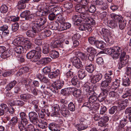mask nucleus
I'll return each instance as SVG.
<instances>
[{
    "label": "nucleus",
    "mask_w": 131,
    "mask_h": 131,
    "mask_svg": "<svg viewBox=\"0 0 131 131\" xmlns=\"http://www.w3.org/2000/svg\"><path fill=\"white\" fill-rule=\"evenodd\" d=\"M128 97V99H126L124 101L121 99H119L116 101V110H121L124 109L127 106L128 104L129 100L131 101V89H129L128 88H126L125 93L122 96L123 98Z\"/></svg>",
    "instance_id": "1"
},
{
    "label": "nucleus",
    "mask_w": 131,
    "mask_h": 131,
    "mask_svg": "<svg viewBox=\"0 0 131 131\" xmlns=\"http://www.w3.org/2000/svg\"><path fill=\"white\" fill-rule=\"evenodd\" d=\"M88 84V83L84 85V89L88 93V94L90 95L89 98V103L92 104L97 100V94L94 92V88L95 87L94 86L92 88L89 86Z\"/></svg>",
    "instance_id": "2"
},
{
    "label": "nucleus",
    "mask_w": 131,
    "mask_h": 131,
    "mask_svg": "<svg viewBox=\"0 0 131 131\" xmlns=\"http://www.w3.org/2000/svg\"><path fill=\"white\" fill-rule=\"evenodd\" d=\"M47 19L45 17H40L37 19V23L32 22L31 24H32L34 25H36V27L38 29V30L40 31L46 27L45 25L47 22Z\"/></svg>",
    "instance_id": "3"
},
{
    "label": "nucleus",
    "mask_w": 131,
    "mask_h": 131,
    "mask_svg": "<svg viewBox=\"0 0 131 131\" xmlns=\"http://www.w3.org/2000/svg\"><path fill=\"white\" fill-rule=\"evenodd\" d=\"M58 8L53 6H50L48 7V14H49L48 16V19L50 20H53L56 18V16L57 14V12H59Z\"/></svg>",
    "instance_id": "4"
},
{
    "label": "nucleus",
    "mask_w": 131,
    "mask_h": 131,
    "mask_svg": "<svg viewBox=\"0 0 131 131\" xmlns=\"http://www.w3.org/2000/svg\"><path fill=\"white\" fill-rule=\"evenodd\" d=\"M82 20L86 23L91 25H94L95 21L90 17V15L88 11L84 12L80 14Z\"/></svg>",
    "instance_id": "5"
},
{
    "label": "nucleus",
    "mask_w": 131,
    "mask_h": 131,
    "mask_svg": "<svg viewBox=\"0 0 131 131\" xmlns=\"http://www.w3.org/2000/svg\"><path fill=\"white\" fill-rule=\"evenodd\" d=\"M40 54L36 53L34 50H31L27 54L26 57L28 59H32L33 62H36L38 61L41 57Z\"/></svg>",
    "instance_id": "6"
},
{
    "label": "nucleus",
    "mask_w": 131,
    "mask_h": 131,
    "mask_svg": "<svg viewBox=\"0 0 131 131\" xmlns=\"http://www.w3.org/2000/svg\"><path fill=\"white\" fill-rule=\"evenodd\" d=\"M129 59V56L128 55H126L125 52H123L120 57L119 67L121 68L124 66L128 63Z\"/></svg>",
    "instance_id": "7"
},
{
    "label": "nucleus",
    "mask_w": 131,
    "mask_h": 131,
    "mask_svg": "<svg viewBox=\"0 0 131 131\" xmlns=\"http://www.w3.org/2000/svg\"><path fill=\"white\" fill-rule=\"evenodd\" d=\"M32 29L29 30H27L26 32V35L27 36L31 38H34L37 36V34L38 32L40 31L38 30V29L36 27L37 25H34L32 24Z\"/></svg>",
    "instance_id": "8"
},
{
    "label": "nucleus",
    "mask_w": 131,
    "mask_h": 131,
    "mask_svg": "<svg viewBox=\"0 0 131 131\" xmlns=\"http://www.w3.org/2000/svg\"><path fill=\"white\" fill-rule=\"evenodd\" d=\"M29 121L34 124H36L39 121L38 115L35 112H31L28 114Z\"/></svg>",
    "instance_id": "9"
},
{
    "label": "nucleus",
    "mask_w": 131,
    "mask_h": 131,
    "mask_svg": "<svg viewBox=\"0 0 131 131\" xmlns=\"http://www.w3.org/2000/svg\"><path fill=\"white\" fill-rule=\"evenodd\" d=\"M54 85L53 86V88L50 90L53 92L56 93L58 92V89H60L64 85L63 81L57 80L54 83Z\"/></svg>",
    "instance_id": "10"
},
{
    "label": "nucleus",
    "mask_w": 131,
    "mask_h": 131,
    "mask_svg": "<svg viewBox=\"0 0 131 131\" xmlns=\"http://www.w3.org/2000/svg\"><path fill=\"white\" fill-rule=\"evenodd\" d=\"M73 94L74 96L78 98V101L79 103H81L84 101V95H82L81 91L80 90L75 88Z\"/></svg>",
    "instance_id": "11"
},
{
    "label": "nucleus",
    "mask_w": 131,
    "mask_h": 131,
    "mask_svg": "<svg viewBox=\"0 0 131 131\" xmlns=\"http://www.w3.org/2000/svg\"><path fill=\"white\" fill-rule=\"evenodd\" d=\"M20 115L21 118V121L20 123L18 124V127L21 126H25L28 123L26 114L24 112H21L20 113Z\"/></svg>",
    "instance_id": "12"
},
{
    "label": "nucleus",
    "mask_w": 131,
    "mask_h": 131,
    "mask_svg": "<svg viewBox=\"0 0 131 131\" xmlns=\"http://www.w3.org/2000/svg\"><path fill=\"white\" fill-rule=\"evenodd\" d=\"M93 3L96 6L99 7L102 10L106 9L107 7L106 4L104 3L103 0H96L93 1Z\"/></svg>",
    "instance_id": "13"
},
{
    "label": "nucleus",
    "mask_w": 131,
    "mask_h": 131,
    "mask_svg": "<svg viewBox=\"0 0 131 131\" xmlns=\"http://www.w3.org/2000/svg\"><path fill=\"white\" fill-rule=\"evenodd\" d=\"M115 20L119 22V28L121 29H123L126 26V21L123 20L122 17L120 16L115 15Z\"/></svg>",
    "instance_id": "14"
},
{
    "label": "nucleus",
    "mask_w": 131,
    "mask_h": 131,
    "mask_svg": "<svg viewBox=\"0 0 131 131\" xmlns=\"http://www.w3.org/2000/svg\"><path fill=\"white\" fill-rule=\"evenodd\" d=\"M60 112L61 114L66 117H68L70 115V112L66 105L63 104L61 105Z\"/></svg>",
    "instance_id": "15"
},
{
    "label": "nucleus",
    "mask_w": 131,
    "mask_h": 131,
    "mask_svg": "<svg viewBox=\"0 0 131 131\" xmlns=\"http://www.w3.org/2000/svg\"><path fill=\"white\" fill-rule=\"evenodd\" d=\"M71 61L73 66L77 68L80 69L82 67V66L80 60L77 57H74L72 58Z\"/></svg>",
    "instance_id": "16"
},
{
    "label": "nucleus",
    "mask_w": 131,
    "mask_h": 131,
    "mask_svg": "<svg viewBox=\"0 0 131 131\" xmlns=\"http://www.w3.org/2000/svg\"><path fill=\"white\" fill-rule=\"evenodd\" d=\"M91 25L86 23L80 24L79 25V29L80 30L82 31L87 30L88 31H91L92 30Z\"/></svg>",
    "instance_id": "17"
},
{
    "label": "nucleus",
    "mask_w": 131,
    "mask_h": 131,
    "mask_svg": "<svg viewBox=\"0 0 131 131\" xmlns=\"http://www.w3.org/2000/svg\"><path fill=\"white\" fill-rule=\"evenodd\" d=\"M64 41L63 38H60L56 40L53 41L51 43V46L53 48H58L62 45Z\"/></svg>",
    "instance_id": "18"
},
{
    "label": "nucleus",
    "mask_w": 131,
    "mask_h": 131,
    "mask_svg": "<svg viewBox=\"0 0 131 131\" xmlns=\"http://www.w3.org/2000/svg\"><path fill=\"white\" fill-rule=\"evenodd\" d=\"M23 45H24L23 47L25 50V52L27 50L31 49L32 46V44L29 39L25 38L24 41Z\"/></svg>",
    "instance_id": "19"
},
{
    "label": "nucleus",
    "mask_w": 131,
    "mask_h": 131,
    "mask_svg": "<svg viewBox=\"0 0 131 131\" xmlns=\"http://www.w3.org/2000/svg\"><path fill=\"white\" fill-rule=\"evenodd\" d=\"M100 120L98 122V123L99 126L101 127L105 126L106 123L109 120V118L107 116H104L100 118Z\"/></svg>",
    "instance_id": "20"
},
{
    "label": "nucleus",
    "mask_w": 131,
    "mask_h": 131,
    "mask_svg": "<svg viewBox=\"0 0 131 131\" xmlns=\"http://www.w3.org/2000/svg\"><path fill=\"white\" fill-rule=\"evenodd\" d=\"M25 38L23 37H18L16 38L13 41V43L15 46L22 45Z\"/></svg>",
    "instance_id": "21"
},
{
    "label": "nucleus",
    "mask_w": 131,
    "mask_h": 131,
    "mask_svg": "<svg viewBox=\"0 0 131 131\" xmlns=\"http://www.w3.org/2000/svg\"><path fill=\"white\" fill-rule=\"evenodd\" d=\"M72 19L75 25L79 26V25L81 23L82 21V20L80 15H75L72 17Z\"/></svg>",
    "instance_id": "22"
},
{
    "label": "nucleus",
    "mask_w": 131,
    "mask_h": 131,
    "mask_svg": "<svg viewBox=\"0 0 131 131\" xmlns=\"http://www.w3.org/2000/svg\"><path fill=\"white\" fill-rule=\"evenodd\" d=\"M59 26V31H61L68 29L70 28L71 25L69 23H61Z\"/></svg>",
    "instance_id": "23"
},
{
    "label": "nucleus",
    "mask_w": 131,
    "mask_h": 131,
    "mask_svg": "<svg viewBox=\"0 0 131 131\" xmlns=\"http://www.w3.org/2000/svg\"><path fill=\"white\" fill-rule=\"evenodd\" d=\"M102 75L100 73L94 75L91 80V82L92 83H95L99 82L102 78Z\"/></svg>",
    "instance_id": "24"
},
{
    "label": "nucleus",
    "mask_w": 131,
    "mask_h": 131,
    "mask_svg": "<svg viewBox=\"0 0 131 131\" xmlns=\"http://www.w3.org/2000/svg\"><path fill=\"white\" fill-rule=\"evenodd\" d=\"M33 96L32 95L28 93H24L20 95V99L25 102H27L30 99L32 98Z\"/></svg>",
    "instance_id": "25"
},
{
    "label": "nucleus",
    "mask_w": 131,
    "mask_h": 131,
    "mask_svg": "<svg viewBox=\"0 0 131 131\" xmlns=\"http://www.w3.org/2000/svg\"><path fill=\"white\" fill-rule=\"evenodd\" d=\"M2 109L0 108V116L4 115L5 111L8 110L9 108L7 105L4 103H2L0 105Z\"/></svg>",
    "instance_id": "26"
},
{
    "label": "nucleus",
    "mask_w": 131,
    "mask_h": 131,
    "mask_svg": "<svg viewBox=\"0 0 131 131\" xmlns=\"http://www.w3.org/2000/svg\"><path fill=\"white\" fill-rule=\"evenodd\" d=\"M48 7H45L43 8L42 10H39L37 12V16H41L48 15Z\"/></svg>",
    "instance_id": "27"
},
{
    "label": "nucleus",
    "mask_w": 131,
    "mask_h": 131,
    "mask_svg": "<svg viewBox=\"0 0 131 131\" xmlns=\"http://www.w3.org/2000/svg\"><path fill=\"white\" fill-rule=\"evenodd\" d=\"M60 74V70L57 69L55 71L51 72L48 74L49 77L51 79L55 78Z\"/></svg>",
    "instance_id": "28"
},
{
    "label": "nucleus",
    "mask_w": 131,
    "mask_h": 131,
    "mask_svg": "<svg viewBox=\"0 0 131 131\" xmlns=\"http://www.w3.org/2000/svg\"><path fill=\"white\" fill-rule=\"evenodd\" d=\"M49 129L52 131H59L58 125L54 123H50L48 126Z\"/></svg>",
    "instance_id": "29"
},
{
    "label": "nucleus",
    "mask_w": 131,
    "mask_h": 131,
    "mask_svg": "<svg viewBox=\"0 0 131 131\" xmlns=\"http://www.w3.org/2000/svg\"><path fill=\"white\" fill-rule=\"evenodd\" d=\"M95 5L93 3L89 6V7H88L87 6H85V8H87V10L86 11L89 12L91 13H94L96 10V8L95 6Z\"/></svg>",
    "instance_id": "30"
},
{
    "label": "nucleus",
    "mask_w": 131,
    "mask_h": 131,
    "mask_svg": "<svg viewBox=\"0 0 131 131\" xmlns=\"http://www.w3.org/2000/svg\"><path fill=\"white\" fill-rule=\"evenodd\" d=\"M14 50L18 54H20L25 52V50L23 47L21 46H18L14 48Z\"/></svg>",
    "instance_id": "31"
},
{
    "label": "nucleus",
    "mask_w": 131,
    "mask_h": 131,
    "mask_svg": "<svg viewBox=\"0 0 131 131\" xmlns=\"http://www.w3.org/2000/svg\"><path fill=\"white\" fill-rule=\"evenodd\" d=\"M75 9L77 12L81 13L86 11L87 9V8H85V6H82L79 5H77L75 7Z\"/></svg>",
    "instance_id": "32"
},
{
    "label": "nucleus",
    "mask_w": 131,
    "mask_h": 131,
    "mask_svg": "<svg viewBox=\"0 0 131 131\" xmlns=\"http://www.w3.org/2000/svg\"><path fill=\"white\" fill-rule=\"evenodd\" d=\"M98 48H103L105 46V43L102 41L97 40L95 45Z\"/></svg>",
    "instance_id": "33"
},
{
    "label": "nucleus",
    "mask_w": 131,
    "mask_h": 131,
    "mask_svg": "<svg viewBox=\"0 0 131 131\" xmlns=\"http://www.w3.org/2000/svg\"><path fill=\"white\" fill-rule=\"evenodd\" d=\"M78 77L80 79H82L86 75L84 70L81 69L78 71Z\"/></svg>",
    "instance_id": "34"
},
{
    "label": "nucleus",
    "mask_w": 131,
    "mask_h": 131,
    "mask_svg": "<svg viewBox=\"0 0 131 131\" xmlns=\"http://www.w3.org/2000/svg\"><path fill=\"white\" fill-rule=\"evenodd\" d=\"M9 50H5L1 55V57L3 59H5L9 57L11 53Z\"/></svg>",
    "instance_id": "35"
},
{
    "label": "nucleus",
    "mask_w": 131,
    "mask_h": 131,
    "mask_svg": "<svg viewBox=\"0 0 131 131\" xmlns=\"http://www.w3.org/2000/svg\"><path fill=\"white\" fill-rule=\"evenodd\" d=\"M95 69L94 65L92 64H90L85 67L86 70L89 72L92 73Z\"/></svg>",
    "instance_id": "36"
},
{
    "label": "nucleus",
    "mask_w": 131,
    "mask_h": 131,
    "mask_svg": "<svg viewBox=\"0 0 131 131\" xmlns=\"http://www.w3.org/2000/svg\"><path fill=\"white\" fill-rule=\"evenodd\" d=\"M59 52L53 50L50 52V55L52 58H56L59 56Z\"/></svg>",
    "instance_id": "37"
},
{
    "label": "nucleus",
    "mask_w": 131,
    "mask_h": 131,
    "mask_svg": "<svg viewBox=\"0 0 131 131\" xmlns=\"http://www.w3.org/2000/svg\"><path fill=\"white\" fill-rule=\"evenodd\" d=\"M16 83V81L14 80L8 84L6 88L7 91L10 90L15 85Z\"/></svg>",
    "instance_id": "38"
},
{
    "label": "nucleus",
    "mask_w": 131,
    "mask_h": 131,
    "mask_svg": "<svg viewBox=\"0 0 131 131\" xmlns=\"http://www.w3.org/2000/svg\"><path fill=\"white\" fill-rule=\"evenodd\" d=\"M30 14V12L29 10H27L22 12L20 15L21 17L24 18L26 20L28 17V16Z\"/></svg>",
    "instance_id": "39"
},
{
    "label": "nucleus",
    "mask_w": 131,
    "mask_h": 131,
    "mask_svg": "<svg viewBox=\"0 0 131 131\" xmlns=\"http://www.w3.org/2000/svg\"><path fill=\"white\" fill-rule=\"evenodd\" d=\"M57 12V14L56 16V19L60 23H63L65 21V19L60 14Z\"/></svg>",
    "instance_id": "40"
},
{
    "label": "nucleus",
    "mask_w": 131,
    "mask_h": 131,
    "mask_svg": "<svg viewBox=\"0 0 131 131\" xmlns=\"http://www.w3.org/2000/svg\"><path fill=\"white\" fill-rule=\"evenodd\" d=\"M122 51V50L118 46L115 47V59L119 58Z\"/></svg>",
    "instance_id": "41"
},
{
    "label": "nucleus",
    "mask_w": 131,
    "mask_h": 131,
    "mask_svg": "<svg viewBox=\"0 0 131 131\" xmlns=\"http://www.w3.org/2000/svg\"><path fill=\"white\" fill-rule=\"evenodd\" d=\"M77 54L82 60H85L87 59L88 56L86 54L80 52H78Z\"/></svg>",
    "instance_id": "42"
},
{
    "label": "nucleus",
    "mask_w": 131,
    "mask_h": 131,
    "mask_svg": "<svg viewBox=\"0 0 131 131\" xmlns=\"http://www.w3.org/2000/svg\"><path fill=\"white\" fill-rule=\"evenodd\" d=\"M49 51L50 48L49 45L47 43L45 44L43 48V53L44 54H47L49 52Z\"/></svg>",
    "instance_id": "43"
},
{
    "label": "nucleus",
    "mask_w": 131,
    "mask_h": 131,
    "mask_svg": "<svg viewBox=\"0 0 131 131\" xmlns=\"http://www.w3.org/2000/svg\"><path fill=\"white\" fill-rule=\"evenodd\" d=\"M78 80L77 76L76 75L74 76L71 80L72 84L73 85L75 86L79 84V82Z\"/></svg>",
    "instance_id": "44"
},
{
    "label": "nucleus",
    "mask_w": 131,
    "mask_h": 131,
    "mask_svg": "<svg viewBox=\"0 0 131 131\" xmlns=\"http://www.w3.org/2000/svg\"><path fill=\"white\" fill-rule=\"evenodd\" d=\"M119 121L120 124L118 126V128L117 129V130L118 131H120L121 129L125 126L126 124V122L127 121V120L124 119V121L122 120L121 121Z\"/></svg>",
    "instance_id": "45"
},
{
    "label": "nucleus",
    "mask_w": 131,
    "mask_h": 131,
    "mask_svg": "<svg viewBox=\"0 0 131 131\" xmlns=\"http://www.w3.org/2000/svg\"><path fill=\"white\" fill-rule=\"evenodd\" d=\"M108 53L111 55L113 59H114V55L115 54V50L114 47L108 49H107Z\"/></svg>",
    "instance_id": "46"
},
{
    "label": "nucleus",
    "mask_w": 131,
    "mask_h": 131,
    "mask_svg": "<svg viewBox=\"0 0 131 131\" xmlns=\"http://www.w3.org/2000/svg\"><path fill=\"white\" fill-rule=\"evenodd\" d=\"M83 123H81L77 125L76 127L79 130H81L84 129L87 127V126L84 124Z\"/></svg>",
    "instance_id": "47"
},
{
    "label": "nucleus",
    "mask_w": 131,
    "mask_h": 131,
    "mask_svg": "<svg viewBox=\"0 0 131 131\" xmlns=\"http://www.w3.org/2000/svg\"><path fill=\"white\" fill-rule=\"evenodd\" d=\"M24 2L22 0L18 3V6L19 9H23L26 7V5Z\"/></svg>",
    "instance_id": "48"
},
{
    "label": "nucleus",
    "mask_w": 131,
    "mask_h": 131,
    "mask_svg": "<svg viewBox=\"0 0 131 131\" xmlns=\"http://www.w3.org/2000/svg\"><path fill=\"white\" fill-rule=\"evenodd\" d=\"M8 8L5 4H3L0 8V11L3 13H6L8 11Z\"/></svg>",
    "instance_id": "49"
},
{
    "label": "nucleus",
    "mask_w": 131,
    "mask_h": 131,
    "mask_svg": "<svg viewBox=\"0 0 131 131\" xmlns=\"http://www.w3.org/2000/svg\"><path fill=\"white\" fill-rule=\"evenodd\" d=\"M86 50L89 53H90V54H95L97 53L96 50L93 47H88Z\"/></svg>",
    "instance_id": "50"
},
{
    "label": "nucleus",
    "mask_w": 131,
    "mask_h": 131,
    "mask_svg": "<svg viewBox=\"0 0 131 131\" xmlns=\"http://www.w3.org/2000/svg\"><path fill=\"white\" fill-rule=\"evenodd\" d=\"M96 41L95 40V38L94 37L91 36L88 38L89 42L92 45H95Z\"/></svg>",
    "instance_id": "51"
},
{
    "label": "nucleus",
    "mask_w": 131,
    "mask_h": 131,
    "mask_svg": "<svg viewBox=\"0 0 131 131\" xmlns=\"http://www.w3.org/2000/svg\"><path fill=\"white\" fill-rule=\"evenodd\" d=\"M51 69L50 66L46 67L42 69V71L45 74L47 75L50 73Z\"/></svg>",
    "instance_id": "52"
},
{
    "label": "nucleus",
    "mask_w": 131,
    "mask_h": 131,
    "mask_svg": "<svg viewBox=\"0 0 131 131\" xmlns=\"http://www.w3.org/2000/svg\"><path fill=\"white\" fill-rule=\"evenodd\" d=\"M130 84V81L129 78L127 77L125 79H124L123 82L124 86H128Z\"/></svg>",
    "instance_id": "53"
},
{
    "label": "nucleus",
    "mask_w": 131,
    "mask_h": 131,
    "mask_svg": "<svg viewBox=\"0 0 131 131\" xmlns=\"http://www.w3.org/2000/svg\"><path fill=\"white\" fill-rule=\"evenodd\" d=\"M68 109L71 111H74L75 109V107L72 102H70L68 105Z\"/></svg>",
    "instance_id": "54"
},
{
    "label": "nucleus",
    "mask_w": 131,
    "mask_h": 131,
    "mask_svg": "<svg viewBox=\"0 0 131 131\" xmlns=\"http://www.w3.org/2000/svg\"><path fill=\"white\" fill-rule=\"evenodd\" d=\"M37 38L40 39H44L46 38L43 31L38 34V35H37Z\"/></svg>",
    "instance_id": "55"
},
{
    "label": "nucleus",
    "mask_w": 131,
    "mask_h": 131,
    "mask_svg": "<svg viewBox=\"0 0 131 131\" xmlns=\"http://www.w3.org/2000/svg\"><path fill=\"white\" fill-rule=\"evenodd\" d=\"M110 31L108 29L105 28H103L102 29L101 31L100 32L102 34L104 35H108L109 34Z\"/></svg>",
    "instance_id": "56"
},
{
    "label": "nucleus",
    "mask_w": 131,
    "mask_h": 131,
    "mask_svg": "<svg viewBox=\"0 0 131 131\" xmlns=\"http://www.w3.org/2000/svg\"><path fill=\"white\" fill-rule=\"evenodd\" d=\"M18 118L16 116H14L10 120V122L11 124L15 125L18 121Z\"/></svg>",
    "instance_id": "57"
},
{
    "label": "nucleus",
    "mask_w": 131,
    "mask_h": 131,
    "mask_svg": "<svg viewBox=\"0 0 131 131\" xmlns=\"http://www.w3.org/2000/svg\"><path fill=\"white\" fill-rule=\"evenodd\" d=\"M41 81L45 84H49L50 83V80L45 77H43L41 80Z\"/></svg>",
    "instance_id": "58"
},
{
    "label": "nucleus",
    "mask_w": 131,
    "mask_h": 131,
    "mask_svg": "<svg viewBox=\"0 0 131 131\" xmlns=\"http://www.w3.org/2000/svg\"><path fill=\"white\" fill-rule=\"evenodd\" d=\"M19 27V24L17 22L13 24L12 26V29L13 31H15L18 29Z\"/></svg>",
    "instance_id": "59"
},
{
    "label": "nucleus",
    "mask_w": 131,
    "mask_h": 131,
    "mask_svg": "<svg viewBox=\"0 0 131 131\" xmlns=\"http://www.w3.org/2000/svg\"><path fill=\"white\" fill-rule=\"evenodd\" d=\"M59 24L57 22H55L52 25L51 27V29L53 30H59Z\"/></svg>",
    "instance_id": "60"
},
{
    "label": "nucleus",
    "mask_w": 131,
    "mask_h": 131,
    "mask_svg": "<svg viewBox=\"0 0 131 131\" xmlns=\"http://www.w3.org/2000/svg\"><path fill=\"white\" fill-rule=\"evenodd\" d=\"M42 109L41 110V111L39 112V113H38V116L41 119H43L44 118L45 116V113L44 112L45 111H44Z\"/></svg>",
    "instance_id": "61"
},
{
    "label": "nucleus",
    "mask_w": 131,
    "mask_h": 131,
    "mask_svg": "<svg viewBox=\"0 0 131 131\" xmlns=\"http://www.w3.org/2000/svg\"><path fill=\"white\" fill-rule=\"evenodd\" d=\"M101 107V105L99 103H96L94 104L93 105L92 104L91 110L93 109L95 110H98L99 108Z\"/></svg>",
    "instance_id": "62"
},
{
    "label": "nucleus",
    "mask_w": 131,
    "mask_h": 131,
    "mask_svg": "<svg viewBox=\"0 0 131 131\" xmlns=\"http://www.w3.org/2000/svg\"><path fill=\"white\" fill-rule=\"evenodd\" d=\"M110 82V81L105 80L102 82L101 83V86L104 88H105L108 86L109 83Z\"/></svg>",
    "instance_id": "63"
},
{
    "label": "nucleus",
    "mask_w": 131,
    "mask_h": 131,
    "mask_svg": "<svg viewBox=\"0 0 131 131\" xmlns=\"http://www.w3.org/2000/svg\"><path fill=\"white\" fill-rule=\"evenodd\" d=\"M26 129L27 131H34L36 129L34 128V126L31 124L28 125Z\"/></svg>",
    "instance_id": "64"
}]
</instances>
